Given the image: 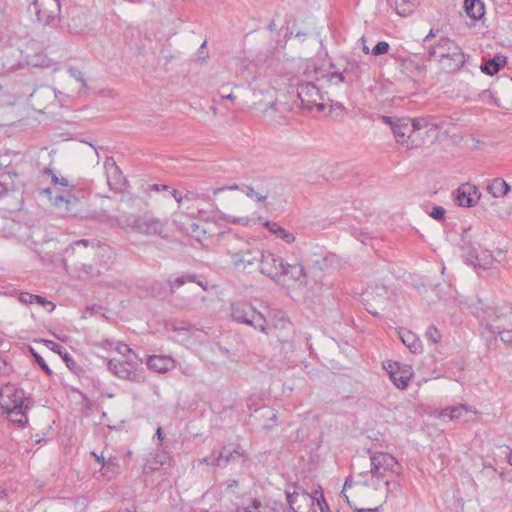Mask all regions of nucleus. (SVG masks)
Masks as SVG:
<instances>
[{"instance_id":"nucleus-24","label":"nucleus","mask_w":512,"mask_h":512,"mask_svg":"<svg viewBox=\"0 0 512 512\" xmlns=\"http://www.w3.org/2000/svg\"><path fill=\"white\" fill-rule=\"evenodd\" d=\"M511 190L510 185L502 178L497 177L487 185V192L494 198H502Z\"/></svg>"},{"instance_id":"nucleus-11","label":"nucleus","mask_w":512,"mask_h":512,"mask_svg":"<svg viewBox=\"0 0 512 512\" xmlns=\"http://www.w3.org/2000/svg\"><path fill=\"white\" fill-rule=\"evenodd\" d=\"M297 95L301 103L308 109L316 107L318 111H323L326 107L323 103V95L313 82L299 84L297 87Z\"/></svg>"},{"instance_id":"nucleus-46","label":"nucleus","mask_w":512,"mask_h":512,"mask_svg":"<svg viewBox=\"0 0 512 512\" xmlns=\"http://www.w3.org/2000/svg\"><path fill=\"white\" fill-rule=\"evenodd\" d=\"M183 198H184V201H186V202H193V201H196V200H198L200 198L205 199V196L203 194H199V193L194 192V191H187L183 195Z\"/></svg>"},{"instance_id":"nucleus-40","label":"nucleus","mask_w":512,"mask_h":512,"mask_svg":"<svg viewBox=\"0 0 512 512\" xmlns=\"http://www.w3.org/2000/svg\"><path fill=\"white\" fill-rule=\"evenodd\" d=\"M425 337L432 343H438L441 340V333L434 325H430L426 332Z\"/></svg>"},{"instance_id":"nucleus-26","label":"nucleus","mask_w":512,"mask_h":512,"mask_svg":"<svg viewBox=\"0 0 512 512\" xmlns=\"http://www.w3.org/2000/svg\"><path fill=\"white\" fill-rule=\"evenodd\" d=\"M45 345L51 349L52 351H54L55 353L59 354L61 356V358L63 359V361L65 362L66 366L72 370V371H76V368H77V364L75 362V360L72 358V356L66 351V349L61 346L60 344L54 342V341H51V340H45L44 341Z\"/></svg>"},{"instance_id":"nucleus-4","label":"nucleus","mask_w":512,"mask_h":512,"mask_svg":"<svg viewBox=\"0 0 512 512\" xmlns=\"http://www.w3.org/2000/svg\"><path fill=\"white\" fill-rule=\"evenodd\" d=\"M231 317L234 321L253 327L265 335L270 334V326L266 317L246 301L231 304Z\"/></svg>"},{"instance_id":"nucleus-20","label":"nucleus","mask_w":512,"mask_h":512,"mask_svg":"<svg viewBox=\"0 0 512 512\" xmlns=\"http://www.w3.org/2000/svg\"><path fill=\"white\" fill-rule=\"evenodd\" d=\"M147 366L158 373H165L174 367V360L169 356L152 355L146 362Z\"/></svg>"},{"instance_id":"nucleus-14","label":"nucleus","mask_w":512,"mask_h":512,"mask_svg":"<svg viewBox=\"0 0 512 512\" xmlns=\"http://www.w3.org/2000/svg\"><path fill=\"white\" fill-rule=\"evenodd\" d=\"M481 198L478 187L471 183H464L457 189L456 201L461 207H473Z\"/></svg>"},{"instance_id":"nucleus-13","label":"nucleus","mask_w":512,"mask_h":512,"mask_svg":"<svg viewBox=\"0 0 512 512\" xmlns=\"http://www.w3.org/2000/svg\"><path fill=\"white\" fill-rule=\"evenodd\" d=\"M131 364L132 362H119L117 360L111 359L108 361L107 367L110 372L121 379L130 380L136 383L144 382V376L140 372H137L135 369L130 367Z\"/></svg>"},{"instance_id":"nucleus-32","label":"nucleus","mask_w":512,"mask_h":512,"mask_svg":"<svg viewBox=\"0 0 512 512\" xmlns=\"http://www.w3.org/2000/svg\"><path fill=\"white\" fill-rule=\"evenodd\" d=\"M395 5V10L400 16L406 17L412 14L418 4V0H389Z\"/></svg>"},{"instance_id":"nucleus-52","label":"nucleus","mask_w":512,"mask_h":512,"mask_svg":"<svg viewBox=\"0 0 512 512\" xmlns=\"http://www.w3.org/2000/svg\"><path fill=\"white\" fill-rule=\"evenodd\" d=\"M399 119L397 117L382 116V121L391 127L392 132L394 131V125L398 124Z\"/></svg>"},{"instance_id":"nucleus-37","label":"nucleus","mask_w":512,"mask_h":512,"mask_svg":"<svg viewBox=\"0 0 512 512\" xmlns=\"http://www.w3.org/2000/svg\"><path fill=\"white\" fill-rule=\"evenodd\" d=\"M328 82L331 84H338V83H347L348 79L346 74L343 71H334L326 75Z\"/></svg>"},{"instance_id":"nucleus-25","label":"nucleus","mask_w":512,"mask_h":512,"mask_svg":"<svg viewBox=\"0 0 512 512\" xmlns=\"http://www.w3.org/2000/svg\"><path fill=\"white\" fill-rule=\"evenodd\" d=\"M366 65L361 64L355 60L347 61L344 67V73L347 76L348 84H353L358 81L362 74L365 72Z\"/></svg>"},{"instance_id":"nucleus-53","label":"nucleus","mask_w":512,"mask_h":512,"mask_svg":"<svg viewBox=\"0 0 512 512\" xmlns=\"http://www.w3.org/2000/svg\"><path fill=\"white\" fill-rule=\"evenodd\" d=\"M226 89V86H222L219 90V94H220V97L222 99H227V100H234L236 97L235 95L232 93V92H229V93H226L225 91Z\"/></svg>"},{"instance_id":"nucleus-23","label":"nucleus","mask_w":512,"mask_h":512,"mask_svg":"<svg viewBox=\"0 0 512 512\" xmlns=\"http://www.w3.org/2000/svg\"><path fill=\"white\" fill-rule=\"evenodd\" d=\"M305 276V270L301 264H289L285 262L283 267V278L280 283L285 284L286 279L301 281Z\"/></svg>"},{"instance_id":"nucleus-34","label":"nucleus","mask_w":512,"mask_h":512,"mask_svg":"<svg viewBox=\"0 0 512 512\" xmlns=\"http://www.w3.org/2000/svg\"><path fill=\"white\" fill-rule=\"evenodd\" d=\"M464 412H467L466 406L447 407L440 412V418H449L450 420L460 419Z\"/></svg>"},{"instance_id":"nucleus-30","label":"nucleus","mask_w":512,"mask_h":512,"mask_svg":"<svg viewBox=\"0 0 512 512\" xmlns=\"http://www.w3.org/2000/svg\"><path fill=\"white\" fill-rule=\"evenodd\" d=\"M506 64V57L497 55L489 59L481 66V71L487 75L493 76L498 73L501 67Z\"/></svg>"},{"instance_id":"nucleus-36","label":"nucleus","mask_w":512,"mask_h":512,"mask_svg":"<svg viewBox=\"0 0 512 512\" xmlns=\"http://www.w3.org/2000/svg\"><path fill=\"white\" fill-rule=\"evenodd\" d=\"M115 350L125 358V361L133 362V358L131 357V355L135 356V354L127 344L118 342L116 344Z\"/></svg>"},{"instance_id":"nucleus-7","label":"nucleus","mask_w":512,"mask_h":512,"mask_svg":"<svg viewBox=\"0 0 512 512\" xmlns=\"http://www.w3.org/2000/svg\"><path fill=\"white\" fill-rule=\"evenodd\" d=\"M45 172L51 175V180L55 185V187L53 188V190L55 191L53 204L59 208L64 207L65 211L69 212V205H71L72 203H76L77 199L75 196L71 194V186L69 184L68 179H66L65 177H58L56 174L53 173L51 169H46Z\"/></svg>"},{"instance_id":"nucleus-17","label":"nucleus","mask_w":512,"mask_h":512,"mask_svg":"<svg viewBox=\"0 0 512 512\" xmlns=\"http://www.w3.org/2000/svg\"><path fill=\"white\" fill-rule=\"evenodd\" d=\"M212 456H214V461L212 462V466H216L219 468H225L232 461L243 456V452L240 447L237 446L234 449H229L226 446L222 448V450L218 453L212 451Z\"/></svg>"},{"instance_id":"nucleus-27","label":"nucleus","mask_w":512,"mask_h":512,"mask_svg":"<svg viewBox=\"0 0 512 512\" xmlns=\"http://www.w3.org/2000/svg\"><path fill=\"white\" fill-rule=\"evenodd\" d=\"M403 344L412 352L418 353L422 351V342L418 336L411 331L403 330L399 332Z\"/></svg>"},{"instance_id":"nucleus-57","label":"nucleus","mask_w":512,"mask_h":512,"mask_svg":"<svg viewBox=\"0 0 512 512\" xmlns=\"http://www.w3.org/2000/svg\"><path fill=\"white\" fill-rule=\"evenodd\" d=\"M164 289L161 283L153 284L151 291L154 296H160L161 290Z\"/></svg>"},{"instance_id":"nucleus-39","label":"nucleus","mask_w":512,"mask_h":512,"mask_svg":"<svg viewBox=\"0 0 512 512\" xmlns=\"http://www.w3.org/2000/svg\"><path fill=\"white\" fill-rule=\"evenodd\" d=\"M67 72L69 73V75L71 77H73L74 79H76L78 82L81 83L82 89H84V90L88 89V85L83 77V73L80 70H78L77 68H75L73 66H69L67 68Z\"/></svg>"},{"instance_id":"nucleus-51","label":"nucleus","mask_w":512,"mask_h":512,"mask_svg":"<svg viewBox=\"0 0 512 512\" xmlns=\"http://www.w3.org/2000/svg\"><path fill=\"white\" fill-rule=\"evenodd\" d=\"M33 298H34V303H38L42 306H45V305H50L51 306V310H53L55 308L54 304L50 301H48L46 298L42 297V296H39V295H33Z\"/></svg>"},{"instance_id":"nucleus-8","label":"nucleus","mask_w":512,"mask_h":512,"mask_svg":"<svg viewBox=\"0 0 512 512\" xmlns=\"http://www.w3.org/2000/svg\"><path fill=\"white\" fill-rule=\"evenodd\" d=\"M370 474L372 477L382 480L387 476V472L399 475V464L390 454L384 452L374 453L370 457Z\"/></svg>"},{"instance_id":"nucleus-62","label":"nucleus","mask_w":512,"mask_h":512,"mask_svg":"<svg viewBox=\"0 0 512 512\" xmlns=\"http://www.w3.org/2000/svg\"><path fill=\"white\" fill-rule=\"evenodd\" d=\"M377 290V296L383 298L387 295V288L385 286L376 287Z\"/></svg>"},{"instance_id":"nucleus-21","label":"nucleus","mask_w":512,"mask_h":512,"mask_svg":"<svg viewBox=\"0 0 512 512\" xmlns=\"http://www.w3.org/2000/svg\"><path fill=\"white\" fill-rule=\"evenodd\" d=\"M267 322L270 326V334L276 330H284L290 327L291 323L287 319L285 313L280 310H273L269 313L268 317H266Z\"/></svg>"},{"instance_id":"nucleus-35","label":"nucleus","mask_w":512,"mask_h":512,"mask_svg":"<svg viewBox=\"0 0 512 512\" xmlns=\"http://www.w3.org/2000/svg\"><path fill=\"white\" fill-rule=\"evenodd\" d=\"M489 329L493 332V333H497L501 336V340L505 343H510L512 342V337L510 335V332L512 331V323H509L507 325H502V326H493V325H490L489 326Z\"/></svg>"},{"instance_id":"nucleus-43","label":"nucleus","mask_w":512,"mask_h":512,"mask_svg":"<svg viewBox=\"0 0 512 512\" xmlns=\"http://www.w3.org/2000/svg\"><path fill=\"white\" fill-rule=\"evenodd\" d=\"M316 506L319 508L320 512H331L321 491L318 493V497L315 503V507Z\"/></svg>"},{"instance_id":"nucleus-38","label":"nucleus","mask_w":512,"mask_h":512,"mask_svg":"<svg viewBox=\"0 0 512 512\" xmlns=\"http://www.w3.org/2000/svg\"><path fill=\"white\" fill-rule=\"evenodd\" d=\"M194 281H195L194 276H190V275H182L180 277H177L173 281H169L171 293H174L176 288H179L180 286L184 285L185 283L194 282Z\"/></svg>"},{"instance_id":"nucleus-41","label":"nucleus","mask_w":512,"mask_h":512,"mask_svg":"<svg viewBox=\"0 0 512 512\" xmlns=\"http://www.w3.org/2000/svg\"><path fill=\"white\" fill-rule=\"evenodd\" d=\"M30 352L31 354L33 355L36 363L42 368V370L47 374V375H51L52 374V371L51 369L48 367V365L46 364L45 360L33 349V348H30Z\"/></svg>"},{"instance_id":"nucleus-45","label":"nucleus","mask_w":512,"mask_h":512,"mask_svg":"<svg viewBox=\"0 0 512 512\" xmlns=\"http://www.w3.org/2000/svg\"><path fill=\"white\" fill-rule=\"evenodd\" d=\"M445 215V209L441 206H435L433 207L432 211L430 212V216L435 220H442Z\"/></svg>"},{"instance_id":"nucleus-63","label":"nucleus","mask_w":512,"mask_h":512,"mask_svg":"<svg viewBox=\"0 0 512 512\" xmlns=\"http://www.w3.org/2000/svg\"><path fill=\"white\" fill-rule=\"evenodd\" d=\"M92 454H93V456L95 457L96 461L102 465V467H104L105 465H109V464H110V462H109V461H108V462H105V460H104V457H103V456H98V455H96V453H94V452H93Z\"/></svg>"},{"instance_id":"nucleus-15","label":"nucleus","mask_w":512,"mask_h":512,"mask_svg":"<svg viewBox=\"0 0 512 512\" xmlns=\"http://www.w3.org/2000/svg\"><path fill=\"white\" fill-rule=\"evenodd\" d=\"M104 169L106 173L107 184L110 189L114 191H121L125 184V178L112 157L106 158L104 161Z\"/></svg>"},{"instance_id":"nucleus-42","label":"nucleus","mask_w":512,"mask_h":512,"mask_svg":"<svg viewBox=\"0 0 512 512\" xmlns=\"http://www.w3.org/2000/svg\"><path fill=\"white\" fill-rule=\"evenodd\" d=\"M389 47L390 46L386 41H380L373 47L371 54L374 56L385 54L388 52Z\"/></svg>"},{"instance_id":"nucleus-10","label":"nucleus","mask_w":512,"mask_h":512,"mask_svg":"<svg viewBox=\"0 0 512 512\" xmlns=\"http://www.w3.org/2000/svg\"><path fill=\"white\" fill-rule=\"evenodd\" d=\"M284 263V259L280 256L271 252L262 251L259 267L262 274L270 277L275 282L280 283L283 278Z\"/></svg>"},{"instance_id":"nucleus-1","label":"nucleus","mask_w":512,"mask_h":512,"mask_svg":"<svg viewBox=\"0 0 512 512\" xmlns=\"http://www.w3.org/2000/svg\"><path fill=\"white\" fill-rule=\"evenodd\" d=\"M101 250L103 247L95 239L77 240L65 248L63 261L66 265L67 261L71 259L75 268L83 271L86 275L98 274L99 271L95 270L93 263L86 261L94 259Z\"/></svg>"},{"instance_id":"nucleus-60","label":"nucleus","mask_w":512,"mask_h":512,"mask_svg":"<svg viewBox=\"0 0 512 512\" xmlns=\"http://www.w3.org/2000/svg\"><path fill=\"white\" fill-rule=\"evenodd\" d=\"M226 189H228V190H236V189H238V185L234 184V185L228 186V187L215 188V189H213V194L217 195L218 193H220V192H222V191H224Z\"/></svg>"},{"instance_id":"nucleus-33","label":"nucleus","mask_w":512,"mask_h":512,"mask_svg":"<svg viewBox=\"0 0 512 512\" xmlns=\"http://www.w3.org/2000/svg\"><path fill=\"white\" fill-rule=\"evenodd\" d=\"M389 368L388 373L395 386L400 389H405L410 380L409 376L398 370H394L391 365H389Z\"/></svg>"},{"instance_id":"nucleus-3","label":"nucleus","mask_w":512,"mask_h":512,"mask_svg":"<svg viewBox=\"0 0 512 512\" xmlns=\"http://www.w3.org/2000/svg\"><path fill=\"white\" fill-rule=\"evenodd\" d=\"M228 253L236 268L246 269L259 263L262 250L248 241L233 236L229 242Z\"/></svg>"},{"instance_id":"nucleus-5","label":"nucleus","mask_w":512,"mask_h":512,"mask_svg":"<svg viewBox=\"0 0 512 512\" xmlns=\"http://www.w3.org/2000/svg\"><path fill=\"white\" fill-rule=\"evenodd\" d=\"M23 404L26 408H32L34 405V400L26 396L23 389L11 383L0 388V409L3 412Z\"/></svg>"},{"instance_id":"nucleus-44","label":"nucleus","mask_w":512,"mask_h":512,"mask_svg":"<svg viewBox=\"0 0 512 512\" xmlns=\"http://www.w3.org/2000/svg\"><path fill=\"white\" fill-rule=\"evenodd\" d=\"M245 194L249 198H254L257 202H264L267 199V194L262 195L257 192L252 187H246Z\"/></svg>"},{"instance_id":"nucleus-12","label":"nucleus","mask_w":512,"mask_h":512,"mask_svg":"<svg viewBox=\"0 0 512 512\" xmlns=\"http://www.w3.org/2000/svg\"><path fill=\"white\" fill-rule=\"evenodd\" d=\"M33 5L38 21L44 25L53 23L60 14L59 0H34Z\"/></svg>"},{"instance_id":"nucleus-61","label":"nucleus","mask_w":512,"mask_h":512,"mask_svg":"<svg viewBox=\"0 0 512 512\" xmlns=\"http://www.w3.org/2000/svg\"><path fill=\"white\" fill-rule=\"evenodd\" d=\"M181 371L183 374H185L186 376H194L195 373H194V370L190 367V366H185V367H181Z\"/></svg>"},{"instance_id":"nucleus-9","label":"nucleus","mask_w":512,"mask_h":512,"mask_svg":"<svg viewBox=\"0 0 512 512\" xmlns=\"http://www.w3.org/2000/svg\"><path fill=\"white\" fill-rule=\"evenodd\" d=\"M126 225L145 235L161 236L165 230L166 222L148 215L130 216L126 219Z\"/></svg>"},{"instance_id":"nucleus-47","label":"nucleus","mask_w":512,"mask_h":512,"mask_svg":"<svg viewBox=\"0 0 512 512\" xmlns=\"http://www.w3.org/2000/svg\"><path fill=\"white\" fill-rule=\"evenodd\" d=\"M482 472L485 473L487 477L494 478L497 473V470L494 468L493 465L484 463Z\"/></svg>"},{"instance_id":"nucleus-49","label":"nucleus","mask_w":512,"mask_h":512,"mask_svg":"<svg viewBox=\"0 0 512 512\" xmlns=\"http://www.w3.org/2000/svg\"><path fill=\"white\" fill-rule=\"evenodd\" d=\"M228 222L230 223H233V224H241V225H244V226H248L249 223H250V220L248 217H229L227 219Z\"/></svg>"},{"instance_id":"nucleus-54","label":"nucleus","mask_w":512,"mask_h":512,"mask_svg":"<svg viewBox=\"0 0 512 512\" xmlns=\"http://www.w3.org/2000/svg\"><path fill=\"white\" fill-rule=\"evenodd\" d=\"M385 485H386V488H387V493L388 494H391L393 493L394 491H396L399 487V483L398 482H394V481H385Z\"/></svg>"},{"instance_id":"nucleus-64","label":"nucleus","mask_w":512,"mask_h":512,"mask_svg":"<svg viewBox=\"0 0 512 512\" xmlns=\"http://www.w3.org/2000/svg\"><path fill=\"white\" fill-rule=\"evenodd\" d=\"M9 192V189L2 183H0V199L6 196Z\"/></svg>"},{"instance_id":"nucleus-16","label":"nucleus","mask_w":512,"mask_h":512,"mask_svg":"<svg viewBox=\"0 0 512 512\" xmlns=\"http://www.w3.org/2000/svg\"><path fill=\"white\" fill-rule=\"evenodd\" d=\"M466 62V55L459 46H452V51L449 56L441 59L440 67L447 73H454L459 71Z\"/></svg>"},{"instance_id":"nucleus-29","label":"nucleus","mask_w":512,"mask_h":512,"mask_svg":"<svg viewBox=\"0 0 512 512\" xmlns=\"http://www.w3.org/2000/svg\"><path fill=\"white\" fill-rule=\"evenodd\" d=\"M464 8L467 15L473 20H479L485 14L484 3L481 0H465Z\"/></svg>"},{"instance_id":"nucleus-58","label":"nucleus","mask_w":512,"mask_h":512,"mask_svg":"<svg viewBox=\"0 0 512 512\" xmlns=\"http://www.w3.org/2000/svg\"><path fill=\"white\" fill-rule=\"evenodd\" d=\"M168 186L167 185H164V184H153L150 186V190L152 191H156V192H159V191H166L168 190Z\"/></svg>"},{"instance_id":"nucleus-56","label":"nucleus","mask_w":512,"mask_h":512,"mask_svg":"<svg viewBox=\"0 0 512 512\" xmlns=\"http://www.w3.org/2000/svg\"><path fill=\"white\" fill-rule=\"evenodd\" d=\"M169 460V456L165 453L162 454H156L155 456V462L159 463L161 465L165 464Z\"/></svg>"},{"instance_id":"nucleus-2","label":"nucleus","mask_w":512,"mask_h":512,"mask_svg":"<svg viewBox=\"0 0 512 512\" xmlns=\"http://www.w3.org/2000/svg\"><path fill=\"white\" fill-rule=\"evenodd\" d=\"M433 127L427 118H400L397 125H394V137L398 144L406 145L408 149H415L424 144V139L419 132Z\"/></svg>"},{"instance_id":"nucleus-50","label":"nucleus","mask_w":512,"mask_h":512,"mask_svg":"<svg viewBox=\"0 0 512 512\" xmlns=\"http://www.w3.org/2000/svg\"><path fill=\"white\" fill-rule=\"evenodd\" d=\"M34 294H30L28 292H22L19 296V300L24 304H33L34 303Z\"/></svg>"},{"instance_id":"nucleus-31","label":"nucleus","mask_w":512,"mask_h":512,"mask_svg":"<svg viewBox=\"0 0 512 512\" xmlns=\"http://www.w3.org/2000/svg\"><path fill=\"white\" fill-rule=\"evenodd\" d=\"M264 226L271 233L275 234L276 236H278L280 239H282L284 242H286L288 244L295 241V236L291 232L285 230L283 227L279 226L275 222L265 221Z\"/></svg>"},{"instance_id":"nucleus-6","label":"nucleus","mask_w":512,"mask_h":512,"mask_svg":"<svg viewBox=\"0 0 512 512\" xmlns=\"http://www.w3.org/2000/svg\"><path fill=\"white\" fill-rule=\"evenodd\" d=\"M319 491L312 495L299 486H294V491H286V498L293 512H316L315 503Z\"/></svg>"},{"instance_id":"nucleus-59","label":"nucleus","mask_w":512,"mask_h":512,"mask_svg":"<svg viewBox=\"0 0 512 512\" xmlns=\"http://www.w3.org/2000/svg\"><path fill=\"white\" fill-rule=\"evenodd\" d=\"M171 195L179 205L184 201L183 195L175 189L171 191Z\"/></svg>"},{"instance_id":"nucleus-55","label":"nucleus","mask_w":512,"mask_h":512,"mask_svg":"<svg viewBox=\"0 0 512 512\" xmlns=\"http://www.w3.org/2000/svg\"><path fill=\"white\" fill-rule=\"evenodd\" d=\"M355 237L361 241L362 243H366V241L368 239H370V236L367 232H363V231H356L355 233Z\"/></svg>"},{"instance_id":"nucleus-22","label":"nucleus","mask_w":512,"mask_h":512,"mask_svg":"<svg viewBox=\"0 0 512 512\" xmlns=\"http://www.w3.org/2000/svg\"><path fill=\"white\" fill-rule=\"evenodd\" d=\"M283 505L276 501L262 503L258 499H254L248 506L244 508V512H282Z\"/></svg>"},{"instance_id":"nucleus-19","label":"nucleus","mask_w":512,"mask_h":512,"mask_svg":"<svg viewBox=\"0 0 512 512\" xmlns=\"http://www.w3.org/2000/svg\"><path fill=\"white\" fill-rule=\"evenodd\" d=\"M167 327L169 330L177 332L179 335H185V337L182 338V341L188 340L189 337L197 338L201 333V331L193 324L182 320H173L167 325Z\"/></svg>"},{"instance_id":"nucleus-28","label":"nucleus","mask_w":512,"mask_h":512,"mask_svg":"<svg viewBox=\"0 0 512 512\" xmlns=\"http://www.w3.org/2000/svg\"><path fill=\"white\" fill-rule=\"evenodd\" d=\"M29 409L30 408L24 407V404H23V405H19V406L15 407V408H12V409L6 411L5 413L7 414V418L9 421L17 424L19 427H23L28 422L27 410H29Z\"/></svg>"},{"instance_id":"nucleus-18","label":"nucleus","mask_w":512,"mask_h":512,"mask_svg":"<svg viewBox=\"0 0 512 512\" xmlns=\"http://www.w3.org/2000/svg\"><path fill=\"white\" fill-rule=\"evenodd\" d=\"M452 46L458 45L449 38H441L435 46L428 49L427 59L438 60L440 62L441 59L450 55Z\"/></svg>"},{"instance_id":"nucleus-48","label":"nucleus","mask_w":512,"mask_h":512,"mask_svg":"<svg viewBox=\"0 0 512 512\" xmlns=\"http://www.w3.org/2000/svg\"><path fill=\"white\" fill-rule=\"evenodd\" d=\"M53 92H54L55 98L59 101V103L61 105H64L70 99V96L66 93H63L56 89H53Z\"/></svg>"}]
</instances>
